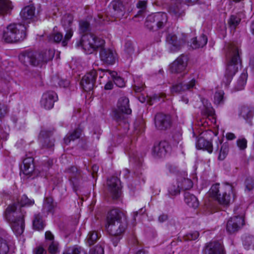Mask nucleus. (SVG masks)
Here are the masks:
<instances>
[{
  "mask_svg": "<svg viewBox=\"0 0 254 254\" xmlns=\"http://www.w3.org/2000/svg\"><path fill=\"white\" fill-rule=\"evenodd\" d=\"M90 30V24L87 21L82 20L79 22V32L85 34L83 35L79 42L87 54H90L97 49L102 48L104 45L105 41L91 34H86Z\"/></svg>",
  "mask_w": 254,
  "mask_h": 254,
  "instance_id": "obj_1",
  "label": "nucleus"
},
{
  "mask_svg": "<svg viewBox=\"0 0 254 254\" xmlns=\"http://www.w3.org/2000/svg\"><path fill=\"white\" fill-rule=\"evenodd\" d=\"M54 55L55 51L53 50L41 52L26 50L20 54L19 59L21 63L26 66L42 67L48 61L52 60Z\"/></svg>",
  "mask_w": 254,
  "mask_h": 254,
  "instance_id": "obj_2",
  "label": "nucleus"
},
{
  "mask_svg": "<svg viewBox=\"0 0 254 254\" xmlns=\"http://www.w3.org/2000/svg\"><path fill=\"white\" fill-rule=\"evenodd\" d=\"M127 227V221L124 212L118 209L109 211L107 217L106 228L112 236H122Z\"/></svg>",
  "mask_w": 254,
  "mask_h": 254,
  "instance_id": "obj_3",
  "label": "nucleus"
},
{
  "mask_svg": "<svg viewBox=\"0 0 254 254\" xmlns=\"http://www.w3.org/2000/svg\"><path fill=\"white\" fill-rule=\"evenodd\" d=\"M25 213L21 208L17 209L15 203L8 206L5 210V218L10 223L11 228L16 235H20L24 231Z\"/></svg>",
  "mask_w": 254,
  "mask_h": 254,
  "instance_id": "obj_4",
  "label": "nucleus"
},
{
  "mask_svg": "<svg viewBox=\"0 0 254 254\" xmlns=\"http://www.w3.org/2000/svg\"><path fill=\"white\" fill-rule=\"evenodd\" d=\"M227 58L228 63L226 66L223 83L227 86L231 82L233 76L238 71V61H240V52L238 48L232 44L228 45Z\"/></svg>",
  "mask_w": 254,
  "mask_h": 254,
  "instance_id": "obj_5",
  "label": "nucleus"
},
{
  "mask_svg": "<svg viewBox=\"0 0 254 254\" xmlns=\"http://www.w3.org/2000/svg\"><path fill=\"white\" fill-rule=\"evenodd\" d=\"M219 184L213 185L209 190V195L215 198L219 203L223 205H228L231 199H234L235 193L233 188L231 185L227 184L219 187Z\"/></svg>",
  "mask_w": 254,
  "mask_h": 254,
  "instance_id": "obj_6",
  "label": "nucleus"
},
{
  "mask_svg": "<svg viewBox=\"0 0 254 254\" xmlns=\"http://www.w3.org/2000/svg\"><path fill=\"white\" fill-rule=\"evenodd\" d=\"M26 37V28L20 23L8 25L3 33V39L7 43H16L23 41Z\"/></svg>",
  "mask_w": 254,
  "mask_h": 254,
  "instance_id": "obj_7",
  "label": "nucleus"
},
{
  "mask_svg": "<svg viewBox=\"0 0 254 254\" xmlns=\"http://www.w3.org/2000/svg\"><path fill=\"white\" fill-rule=\"evenodd\" d=\"M167 22V14L158 12L148 15L146 18L144 25L149 30L156 31L164 28Z\"/></svg>",
  "mask_w": 254,
  "mask_h": 254,
  "instance_id": "obj_8",
  "label": "nucleus"
},
{
  "mask_svg": "<svg viewBox=\"0 0 254 254\" xmlns=\"http://www.w3.org/2000/svg\"><path fill=\"white\" fill-rule=\"evenodd\" d=\"M131 110L129 107V100L125 96L121 97L118 101L117 107L113 111V118L117 122L123 121L126 115L130 114Z\"/></svg>",
  "mask_w": 254,
  "mask_h": 254,
  "instance_id": "obj_9",
  "label": "nucleus"
},
{
  "mask_svg": "<svg viewBox=\"0 0 254 254\" xmlns=\"http://www.w3.org/2000/svg\"><path fill=\"white\" fill-rule=\"evenodd\" d=\"M97 76L96 70L93 69L82 77L80 81V85L84 91L88 92L93 89Z\"/></svg>",
  "mask_w": 254,
  "mask_h": 254,
  "instance_id": "obj_10",
  "label": "nucleus"
},
{
  "mask_svg": "<svg viewBox=\"0 0 254 254\" xmlns=\"http://www.w3.org/2000/svg\"><path fill=\"white\" fill-rule=\"evenodd\" d=\"M170 150V145L168 142L164 140L156 142L152 150L153 156L156 158L164 157Z\"/></svg>",
  "mask_w": 254,
  "mask_h": 254,
  "instance_id": "obj_11",
  "label": "nucleus"
},
{
  "mask_svg": "<svg viewBox=\"0 0 254 254\" xmlns=\"http://www.w3.org/2000/svg\"><path fill=\"white\" fill-rule=\"evenodd\" d=\"M188 57L182 55L171 64L170 66V71L173 73L185 72L188 65Z\"/></svg>",
  "mask_w": 254,
  "mask_h": 254,
  "instance_id": "obj_12",
  "label": "nucleus"
},
{
  "mask_svg": "<svg viewBox=\"0 0 254 254\" xmlns=\"http://www.w3.org/2000/svg\"><path fill=\"white\" fill-rule=\"evenodd\" d=\"M244 225V219L243 216H236L231 217L227 222V232L232 234L237 232Z\"/></svg>",
  "mask_w": 254,
  "mask_h": 254,
  "instance_id": "obj_13",
  "label": "nucleus"
},
{
  "mask_svg": "<svg viewBox=\"0 0 254 254\" xmlns=\"http://www.w3.org/2000/svg\"><path fill=\"white\" fill-rule=\"evenodd\" d=\"M107 189L113 199H116L121 194V184L117 177H112L107 180Z\"/></svg>",
  "mask_w": 254,
  "mask_h": 254,
  "instance_id": "obj_14",
  "label": "nucleus"
},
{
  "mask_svg": "<svg viewBox=\"0 0 254 254\" xmlns=\"http://www.w3.org/2000/svg\"><path fill=\"white\" fill-rule=\"evenodd\" d=\"M33 161L34 159L32 157H27L24 159L22 169L23 174L28 176V177L32 176L33 175L44 176L45 174L43 172L41 173L38 170L34 169Z\"/></svg>",
  "mask_w": 254,
  "mask_h": 254,
  "instance_id": "obj_15",
  "label": "nucleus"
},
{
  "mask_svg": "<svg viewBox=\"0 0 254 254\" xmlns=\"http://www.w3.org/2000/svg\"><path fill=\"white\" fill-rule=\"evenodd\" d=\"M154 122L156 128L159 130H166L170 127L171 119L169 115L158 113L155 116Z\"/></svg>",
  "mask_w": 254,
  "mask_h": 254,
  "instance_id": "obj_16",
  "label": "nucleus"
},
{
  "mask_svg": "<svg viewBox=\"0 0 254 254\" xmlns=\"http://www.w3.org/2000/svg\"><path fill=\"white\" fill-rule=\"evenodd\" d=\"M73 35V31L71 28H69L66 30V34L63 38V35L61 33L56 32L50 34L48 36V39L50 41H53L56 43L62 42V46L65 47L67 45L68 41Z\"/></svg>",
  "mask_w": 254,
  "mask_h": 254,
  "instance_id": "obj_17",
  "label": "nucleus"
},
{
  "mask_svg": "<svg viewBox=\"0 0 254 254\" xmlns=\"http://www.w3.org/2000/svg\"><path fill=\"white\" fill-rule=\"evenodd\" d=\"M57 99L58 96L56 93L53 91L47 92L42 95L40 101L41 105L45 109H51L53 107L54 103Z\"/></svg>",
  "mask_w": 254,
  "mask_h": 254,
  "instance_id": "obj_18",
  "label": "nucleus"
},
{
  "mask_svg": "<svg viewBox=\"0 0 254 254\" xmlns=\"http://www.w3.org/2000/svg\"><path fill=\"white\" fill-rule=\"evenodd\" d=\"M110 10H112V14L117 17H121L124 15L125 7L120 0H113L109 5Z\"/></svg>",
  "mask_w": 254,
  "mask_h": 254,
  "instance_id": "obj_19",
  "label": "nucleus"
},
{
  "mask_svg": "<svg viewBox=\"0 0 254 254\" xmlns=\"http://www.w3.org/2000/svg\"><path fill=\"white\" fill-rule=\"evenodd\" d=\"M204 254H224L223 246L218 242H211L208 244L204 250Z\"/></svg>",
  "mask_w": 254,
  "mask_h": 254,
  "instance_id": "obj_20",
  "label": "nucleus"
},
{
  "mask_svg": "<svg viewBox=\"0 0 254 254\" xmlns=\"http://www.w3.org/2000/svg\"><path fill=\"white\" fill-rule=\"evenodd\" d=\"M101 60L109 64H113L115 63L116 54L110 49H103L100 52Z\"/></svg>",
  "mask_w": 254,
  "mask_h": 254,
  "instance_id": "obj_21",
  "label": "nucleus"
},
{
  "mask_svg": "<svg viewBox=\"0 0 254 254\" xmlns=\"http://www.w3.org/2000/svg\"><path fill=\"white\" fill-rule=\"evenodd\" d=\"M166 42L172 52H176L180 49L183 43L182 40H178L177 36L173 33L169 34L167 36Z\"/></svg>",
  "mask_w": 254,
  "mask_h": 254,
  "instance_id": "obj_22",
  "label": "nucleus"
},
{
  "mask_svg": "<svg viewBox=\"0 0 254 254\" xmlns=\"http://www.w3.org/2000/svg\"><path fill=\"white\" fill-rule=\"evenodd\" d=\"M240 115L246 121L252 124V121L254 117V107L248 106H243L240 110Z\"/></svg>",
  "mask_w": 254,
  "mask_h": 254,
  "instance_id": "obj_23",
  "label": "nucleus"
},
{
  "mask_svg": "<svg viewBox=\"0 0 254 254\" xmlns=\"http://www.w3.org/2000/svg\"><path fill=\"white\" fill-rule=\"evenodd\" d=\"M196 147L198 149L206 150L209 153H212L213 151L212 142L205 140L202 137H200L197 139L196 143Z\"/></svg>",
  "mask_w": 254,
  "mask_h": 254,
  "instance_id": "obj_24",
  "label": "nucleus"
},
{
  "mask_svg": "<svg viewBox=\"0 0 254 254\" xmlns=\"http://www.w3.org/2000/svg\"><path fill=\"white\" fill-rule=\"evenodd\" d=\"M35 10V7L33 5H28L23 8L20 13L22 20H31L34 16Z\"/></svg>",
  "mask_w": 254,
  "mask_h": 254,
  "instance_id": "obj_25",
  "label": "nucleus"
},
{
  "mask_svg": "<svg viewBox=\"0 0 254 254\" xmlns=\"http://www.w3.org/2000/svg\"><path fill=\"white\" fill-rule=\"evenodd\" d=\"M56 206V203L54 202L53 198L51 197H47L43 203V213L48 214L49 212H53Z\"/></svg>",
  "mask_w": 254,
  "mask_h": 254,
  "instance_id": "obj_26",
  "label": "nucleus"
},
{
  "mask_svg": "<svg viewBox=\"0 0 254 254\" xmlns=\"http://www.w3.org/2000/svg\"><path fill=\"white\" fill-rule=\"evenodd\" d=\"M185 201L192 208H196L199 205L197 198L193 194L189 192H186L184 194Z\"/></svg>",
  "mask_w": 254,
  "mask_h": 254,
  "instance_id": "obj_27",
  "label": "nucleus"
},
{
  "mask_svg": "<svg viewBox=\"0 0 254 254\" xmlns=\"http://www.w3.org/2000/svg\"><path fill=\"white\" fill-rule=\"evenodd\" d=\"M191 40V46L193 49L202 48L204 46L207 42V37L204 35H202L198 38H194L192 39Z\"/></svg>",
  "mask_w": 254,
  "mask_h": 254,
  "instance_id": "obj_28",
  "label": "nucleus"
},
{
  "mask_svg": "<svg viewBox=\"0 0 254 254\" xmlns=\"http://www.w3.org/2000/svg\"><path fill=\"white\" fill-rule=\"evenodd\" d=\"M107 72L112 77V79L114 80V83L119 87H123L125 85V82L123 78L118 76L117 72L115 71H111L110 70H106Z\"/></svg>",
  "mask_w": 254,
  "mask_h": 254,
  "instance_id": "obj_29",
  "label": "nucleus"
},
{
  "mask_svg": "<svg viewBox=\"0 0 254 254\" xmlns=\"http://www.w3.org/2000/svg\"><path fill=\"white\" fill-rule=\"evenodd\" d=\"M1 233L0 235L3 237V238L0 237V254H7L9 248L4 238H6L7 234L4 230H1Z\"/></svg>",
  "mask_w": 254,
  "mask_h": 254,
  "instance_id": "obj_30",
  "label": "nucleus"
},
{
  "mask_svg": "<svg viewBox=\"0 0 254 254\" xmlns=\"http://www.w3.org/2000/svg\"><path fill=\"white\" fill-rule=\"evenodd\" d=\"M242 13H238L236 14L232 15L228 21V24L231 30H235L239 24L241 20Z\"/></svg>",
  "mask_w": 254,
  "mask_h": 254,
  "instance_id": "obj_31",
  "label": "nucleus"
},
{
  "mask_svg": "<svg viewBox=\"0 0 254 254\" xmlns=\"http://www.w3.org/2000/svg\"><path fill=\"white\" fill-rule=\"evenodd\" d=\"M12 9V5L9 0H0V14L8 13Z\"/></svg>",
  "mask_w": 254,
  "mask_h": 254,
  "instance_id": "obj_32",
  "label": "nucleus"
},
{
  "mask_svg": "<svg viewBox=\"0 0 254 254\" xmlns=\"http://www.w3.org/2000/svg\"><path fill=\"white\" fill-rule=\"evenodd\" d=\"M177 181L180 185L181 190H189L192 187L193 183L190 179L180 177L178 178Z\"/></svg>",
  "mask_w": 254,
  "mask_h": 254,
  "instance_id": "obj_33",
  "label": "nucleus"
},
{
  "mask_svg": "<svg viewBox=\"0 0 254 254\" xmlns=\"http://www.w3.org/2000/svg\"><path fill=\"white\" fill-rule=\"evenodd\" d=\"M63 254H87L84 249L78 246H74L66 249Z\"/></svg>",
  "mask_w": 254,
  "mask_h": 254,
  "instance_id": "obj_34",
  "label": "nucleus"
},
{
  "mask_svg": "<svg viewBox=\"0 0 254 254\" xmlns=\"http://www.w3.org/2000/svg\"><path fill=\"white\" fill-rule=\"evenodd\" d=\"M33 226L34 229L37 230L43 229L45 225L40 214L35 215L34 219L33 221Z\"/></svg>",
  "mask_w": 254,
  "mask_h": 254,
  "instance_id": "obj_35",
  "label": "nucleus"
},
{
  "mask_svg": "<svg viewBox=\"0 0 254 254\" xmlns=\"http://www.w3.org/2000/svg\"><path fill=\"white\" fill-rule=\"evenodd\" d=\"M243 245L245 249L254 250V237L246 236L243 238Z\"/></svg>",
  "mask_w": 254,
  "mask_h": 254,
  "instance_id": "obj_36",
  "label": "nucleus"
},
{
  "mask_svg": "<svg viewBox=\"0 0 254 254\" xmlns=\"http://www.w3.org/2000/svg\"><path fill=\"white\" fill-rule=\"evenodd\" d=\"M181 189L178 181L171 184L168 188V191L169 195L175 196L180 194Z\"/></svg>",
  "mask_w": 254,
  "mask_h": 254,
  "instance_id": "obj_37",
  "label": "nucleus"
},
{
  "mask_svg": "<svg viewBox=\"0 0 254 254\" xmlns=\"http://www.w3.org/2000/svg\"><path fill=\"white\" fill-rule=\"evenodd\" d=\"M99 238V235L97 231H90L87 236L86 242L89 245H92L96 242Z\"/></svg>",
  "mask_w": 254,
  "mask_h": 254,
  "instance_id": "obj_38",
  "label": "nucleus"
},
{
  "mask_svg": "<svg viewBox=\"0 0 254 254\" xmlns=\"http://www.w3.org/2000/svg\"><path fill=\"white\" fill-rule=\"evenodd\" d=\"M248 75L246 73H242L239 77L238 81L236 88L237 90H241L244 89L245 85L246 84Z\"/></svg>",
  "mask_w": 254,
  "mask_h": 254,
  "instance_id": "obj_39",
  "label": "nucleus"
},
{
  "mask_svg": "<svg viewBox=\"0 0 254 254\" xmlns=\"http://www.w3.org/2000/svg\"><path fill=\"white\" fill-rule=\"evenodd\" d=\"M229 152V146L226 143L221 145L218 159L219 160H223L227 156Z\"/></svg>",
  "mask_w": 254,
  "mask_h": 254,
  "instance_id": "obj_40",
  "label": "nucleus"
},
{
  "mask_svg": "<svg viewBox=\"0 0 254 254\" xmlns=\"http://www.w3.org/2000/svg\"><path fill=\"white\" fill-rule=\"evenodd\" d=\"M197 82L196 79L193 78H190L189 80L185 83H183L184 86V90L185 91L190 90L195 88V86Z\"/></svg>",
  "mask_w": 254,
  "mask_h": 254,
  "instance_id": "obj_41",
  "label": "nucleus"
},
{
  "mask_svg": "<svg viewBox=\"0 0 254 254\" xmlns=\"http://www.w3.org/2000/svg\"><path fill=\"white\" fill-rule=\"evenodd\" d=\"M199 235V234L198 231H192L185 235L183 239L185 241H194L198 238Z\"/></svg>",
  "mask_w": 254,
  "mask_h": 254,
  "instance_id": "obj_42",
  "label": "nucleus"
},
{
  "mask_svg": "<svg viewBox=\"0 0 254 254\" xmlns=\"http://www.w3.org/2000/svg\"><path fill=\"white\" fill-rule=\"evenodd\" d=\"M224 92L222 90L218 91L215 92L214 97V103L217 105H220L224 103Z\"/></svg>",
  "mask_w": 254,
  "mask_h": 254,
  "instance_id": "obj_43",
  "label": "nucleus"
},
{
  "mask_svg": "<svg viewBox=\"0 0 254 254\" xmlns=\"http://www.w3.org/2000/svg\"><path fill=\"white\" fill-rule=\"evenodd\" d=\"M72 16L70 14H66L63 16L62 20V23L65 28H68L72 23Z\"/></svg>",
  "mask_w": 254,
  "mask_h": 254,
  "instance_id": "obj_44",
  "label": "nucleus"
},
{
  "mask_svg": "<svg viewBox=\"0 0 254 254\" xmlns=\"http://www.w3.org/2000/svg\"><path fill=\"white\" fill-rule=\"evenodd\" d=\"M18 203L21 206H30L34 204V201L29 199L26 195H23Z\"/></svg>",
  "mask_w": 254,
  "mask_h": 254,
  "instance_id": "obj_45",
  "label": "nucleus"
},
{
  "mask_svg": "<svg viewBox=\"0 0 254 254\" xmlns=\"http://www.w3.org/2000/svg\"><path fill=\"white\" fill-rule=\"evenodd\" d=\"M8 112V108L7 105L0 102V119L3 118Z\"/></svg>",
  "mask_w": 254,
  "mask_h": 254,
  "instance_id": "obj_46",
  "label": "nucleus"
},
{
  "mask_svg": "<svg viewBox=\"0 0 254 254\" xmlns=\"http://www.w3.org/2000/svg\"><path fill=\"white\" fill-rule=\"evenodd\" d=\"M171 91L172 93H179L182 91H185V90H184L183 83H180L172 86L171 88Z\"/></svg>",
  "mask_w": 254,
  "mask_h": 254,
  "instance_id": "obj_47",
  "label": "nucleus"
},
{
  "mask_svg": "<svg viewBox=\"0 0 254 254\" xmlns=\"http://www.w3.org/2000/svg\"><path fill=\"white\" fill-rule=\"evenodd\" d=\"M89 254H104V249L101 246L97 245L90 249Z\"/></svg>",
  "mask_w": 254,
  "mask_h": 254,
  "instance_id": "obj_48",
  "label": "nucleus"
},
{
  "mask_svg": "<svg viewBox=\"0 0 254 254\" xmlns=\"http://www.w3.org/2000/svg\"><path fill=\"white\" fill-rule=\"evenodd\" d=\"M68 172L71 174L70 176V180L80 176V172L78 171L76 167L72 166L68 170Z\"/></svg>",
  "mask_w": 254,
  "mask_h": 254,
  "instance_id": "obj_49",
  "label": "nucleus"
},
{
  "mask_svg": "<svg viewBox=\"0 0 254 254\" xmlns=\"http://www.w3.org/2000/svg\"><path fill=\"white\" fill-rule=\"evenodd\" d=\"M49 252L52 254H55L58 251V244L57 243L53 241L49 247Z\"/></svg>",
  "mask_w": 254,
  "mask_h": 254,
  "instance_id": "obj_50",
  "label": "nucleus"
},
{
  "mask_svg": "<svg viewBox=\"0 0 254 254\" xmlns=\"http://www.w3.org/2000/svg\"><path fill=\"white\" fill-rule=\"evenodd\" d=\"M246 188L248 190H251L254 188V180L252 177H248L245 181Z\"/></svg>",
  "mask_w": 254,
  "mask_h": 254,
  "instance_id": "obj_51",
  "label": "nucleus"
},
{
  "mask_svg": "<svg viewBox=\"0 0 254 254\" xmlns=\"http://www.w3.org/2000/svg\"><path fill=\"white\" fill-rule=\"evenodd\" d=\"M81 134V130L79 128L75 129L71 133L69 134L70 139L72 141L80 137Z\"/></svg>",
  "mask_w": 254,
  "mask_h": 254,
  "instance_id": "obj_52",
  "label": "nucleus"
},
{
  "mask_svg": "<svg viewBox=\"0 0 254 254\" xmlns=\"http://www.w3.org/2000/svg\"><path fill=\"white\" fill-rule=\"evenodd\" d=\"M237 143L238 146L242 150L245 149L247 146V141L244 138L238 139Z\"/></svg>",
  "mask_w": 254,
  "mask_h": 254,
  "instance_id": "obj_53",
  "label": "nucleus"
},
{
  "mask_svg": "<svg viewBox=\"0 0 254 254\" xmlns=\"http://www.w3.org/2000/svg\"><path fill=\"white\" fill-rule=\"evenodd\" d=\"M125 51L128 55H131L134 52V49L132 44L130 42H127L125 44Z\"/></svg>",
  "mask_w": 254,
  "mask_h": 254,
  "instance_id": "obj_54",
  "label": "nucleus"
},
{
  "mask_svg": "<svg viewBox=\"0 0 254 254\" xmlns=\"http://www.w3.org/2000/svg\"><path fill=\"white\" fill-rule=\"evenodd\" d=\"M177 3L180 4H193L198 0H176Z\"/></svg>",
  "mask_w": 254,
  "mask_h": 254,
  "instance_id": "obj_55",
  "label": "nucleus"
},
{
  "mask_svg": "<svg viewBox=\"0 0 254 254\" xmlns=\"http://www.w3.org/2000/svg\"><path fill=\"white\" fill-rule=\"evenodd\" d=\"M203 112L204 114L208 116H212L214 114V111L210 105L205 107Z\"/></svg>",
  "mask_w": 254,
  "mask_h": 254,
  "instance_id": "obj_56",
  "label": "nucleus"
},
{
  "mask_svg": "<svg viewBox=\"0 0 254 254\" xmlns=\"http://www.w3.org/2000/svg\"><path fill=\"white\" fill-rule=\"evenodd\" d=\"M34 254H46V251L41 246H38L33 251Z\"/></svg>",
  "mask_w": 254,
  "mask_h": 254,
  "instance_id": "obj_57",
  "label": "nucleus"
},
{
  "mask_svg": "<svg viewBox=\"0 0 254 254\" xmlns=\"http://www.w3.org/2000/svg\"><path fill=\"white\" fill-rule=\"evenodd\" d=\"M54 145V142L53 140H50L49 138H46L44 140V144L43 146L45 147L51 148Z\"/></svg>",
  "mask_w": 254,
  "mask_h": 254,
  "instance_id": "obj_58",
  "label": "nucleus"
},
{
  "mask_svg": "<svg viewBox=\"0 0 254 254\" xmlns=\"http://www.w3.org/2000/svg\"><path fill=\"white\" fill-rule=\"evenodd\" d=\"M166 168L171 173H176L177 171V167L171 164H168L166 165Z\"/></svg>",
  "mask_w": 254,
  "mask_h": 254,
  "instance_id": "obj_59",
  "label": "nucleus"
},
{
  "mask_svg": "<svg viewBox=\"0 0 254 254\" xmlns=\"http://www.w3.org/2000/svg\"><path fill=\"white\" fill-rule=\"evenodd\" d=\"M233 1L235 3L236 7H239L240 9L244 7L245 0H233Z\"/></svg>",
  "mask_w": 254,
  "mask_h": 254,
  "instance_id": "obj_60",
  "label": "nucleus"
},
{
  "mask_svg": "<svg viewBox=\"0 0 254 254\" xmlns=\"http://www.w3.org/2000/svg\"><path fill=\"white\" fill-rule=\"evenodd\" d=\"M176 7L177 8V9H176L174 7H171L170 9V12L174 13L176 16L179 17L182 14L183 12H180L179 7L178 5H176Z\"/></svg>",
  "mask_w": 254,
  "mask_h": 254,
  "instance_id": "obj_61",
  "label": "nucleus"
},
{
  "mask_svg": "<svg viewBox=\"0 0 254 254\" xmlns=\"http://www.w3.org/2000/svg\"><path fill=\"white\" fill-rule=\"evenodd\" d=\"M160 97L157 94H155L151 96L150 98L149 104L150 105H153V103L160 100Z\"/></svg>",
  "mask_w": 254,
  "mask_h": 254,
  "instance_id": "obj_62",
  "label": "nucleus"
},
{
  "mask_svg": "<svg viewBox=\"0 0 254 254\" xmlns=\"http://www.w3.org/2000/svg\"><path fill=\"white\" fill-rule=\"evenodd\" d=\"M59 84L61 87H67L69 85V81L66 79H62L60 80Z\"/></svg>",
  "mask_w": 254,
  "mask_h": 254,
  "instance_id": "obj_63",
  "label": "nucleus"
},
{
  "mask_svg": "<svg viewBox=\"0 0 254 254\" xmlns=\"http://www.w3.org/2000/svg\"><path fill=\"white\" fill-rule=\"evenodd\" d=\"M113 237L112 239V241L113 242V244L115 247L117 246L118 243L119 242L121 238V236H113Z\"/></svg>",
  "mask_w": 254,
  "mask_h": 254,
  "instance_id": "obj_64",
  "label": "nucleus"
}]
</instances>
